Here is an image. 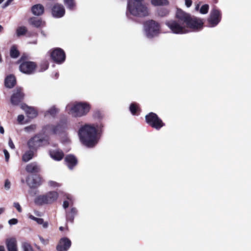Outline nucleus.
<instances>
[{"instance_id": "f257e3e1", "label": "nucleus", "mask_w": 251, "mask_h": 251, "mask_svg": "<svg viewBox=\"0 0 251 251\" xmlns=\"http://www.w3.org/2000/svg\"><path fill=\"white\" fill-rule=\"evenodd\" d=\"M103 126L101 123L82 126L78 131L80 142L87 147H95L99 141Z\"/></svg>"}, {"instance_id": "f03ea898", "label": "nucleus", "mask_w": 251, "mask_h": 251, "mask_svg": "<svg viewBox=\"0 0 251 251\" xmlns=\"http://www.w3.org/2000/svg\"><path fill=\"white\" fill-rule=\"evenodd\" d=\"M176 17L180 21L184 22L190 32L191 30L196 31L201 29L203 24V21L200 18L192 17L189 14L180 9L177 10Z\"/></svg>"}, {"instance_id": "7ed1b4c3", "label": "nucleus", "mask_w": 251, "mask_h": 251, "mask_svg": "<svg viewBox=\"0 0 251 251\" xmlns=\"http://www.w3.org/2000/svg\"><path fill=\"white\" fill-rule=\"evenodd\" d=\"M91 106L86 102H75L69 103L66 106V112L73 117H81L86 115L89 112Z\"/></svg>"}, {"instance_id": "20e7f679", "label": "nucleus", "mask_w": 251, "mask_h": 251, "mask_svg": "<svg viewBox=\"0 0 251 251\" xmlns=\"http://www.w3.org/2000/svg\"><path fill=\"white\" fill-rule=\"evenodd\" d=\"M143 0H129L128 2L127 15L128 13L135 16L145 17L149 15V10L142 4Z\"/></svg>"}, {"instance_id": "39448f33", "label": "nucleus", "mask_w": 251, "mask_h": 251, "mask_svg": "<svg viewBox=\"0 0 251 251\" xmlns=\"http://www.w3.org/2000/svg\"><path fill=\"white\" fill-rule=\"evenodd\" d=\"M58 196L57 192L49 191L44 194L37 196L34 200V202L38 205L50 204L57 200Z\"/></svg>"}, {"instance_id": "423d86ee", "label": "nucleus", "mask_w": 251, "mask_h": 251, "mask_svg": "<svg viewBox=\"0 0 251 251\" xmlns=\"http://www.w3.org/2000/svg\"><path fill=\"white\" fill-rule=\"evenodd\" d=\"M171 20L165 22V25L169 27L171 31L175 34H182L188 33L190 30L187 29L183 21Z\"/></svg>"}, {"instance_id": "0eeeda50", "label": "nucleus", "mask_w": 251, "mask_h": 251, "mask_svg": "<svg viewBox=\"0 0 251 251\" xmlns=\"http://www.w3.org/2000/svg\"><path fill=\"white\" fill-rule=\"evenodd\" d=\"M144 27L146 35L148 38H152L160 33L159 24L153 20H148L145 22Z\"/></svg>"}, {"instance_id": "6e6552de", "label": "nucleus", "mask_w": 251, "mask_h": 251, "mask_svg": "<svg viewBox=\"0 0 251 251\" xmlns=\"http://www.w3.org/2000/svg\"><path fill=\"white\" fill-rule=\"evenodd\" d=\"M49 144V139L47 137H43L40 134L36 135L31 138L27 142V146L30 149L37 150L39 147L47 145Z\"/></svg>"}, {"instance_id": "1a4fd4ad", "label": "nucleus", "mask_w": 251, "mask_h": 251, "mask_svg": "<svg viewBox=\"0 0 251 251\" xmlns=\"http://www.w3.org/2000/svg\"><path fill=\"white\" fill-rule=\"evenodd\" d=\"M67 128V124L61 121L56 125H49L43 128V132L46 134H60L64 132Z\"/></svg>"}, {"instance_id": "9d476101", "label": "nucleus", "mask_w": 251, "mask_h": 251, "mask_svg": "<svg viewBox=\"0 0 251 251\" xmlns=\"http://www.w3.org/2000/svg\"><path fill=\"white\" fill-rule=\"evenodd\" d=\"M147 123L152 127L159 129L164 126L162 120L158 118L157 115L152 112L146 116Z\"/></svg>"}, {"instance_id": "9b49d317", "label": "nucleus", "mask_w": 251, "mask_h": 251, "mask_svg": "<svg viewBox=\"0 0 251 251\" xmlns=\"http://www.w3.org/2000/svg\"><path fill=\"white\" fill-rule=\"evenodd\" d=\"M37 65L35 63L31 61L23 62L19 66L21 72L26 75H31L35 72Z\"/></svg>"}, {"instance_id": "f8f14e48", "label": "nucleus", "mask_w": 251, "mask_h": 251, "mask_svg": "<svg viewBox=\"0 0 251 251\" xmlns=\"http://www.w3.org/2000/svg\"><path fill=\"white\" fill-rule=\"evenodd\" d=\"M221 19V13L219 10L213 9L210 12V17L208 19L209 26L214 27L218 24Z\"/></svg>"}, {"instance_id": "ddd939ff", "label": "nucleus", "mask_w": 251, "mask_h": 251, "mask_svg": "<svg viewBox=\"0 0 251 251\" xmlns=\"http://www.w3.org/2000/svg\"><path fill=\"white\" fill-rule=\"evenodd\" d=\"M51 57L54 62L57 63H61L65 59V54L62 49L56 48L51 51Z\"/></svg>"}, {"instance_id": "4468645a", "label": "nucleus", "mask_w": 251, "mask_h": 251, "mask_svg": "<svg viewBox=\"0 0 251 251\" xmlns=\"http://www.w3.org/2000/svg\"><path fill=\"white\" fill-rule=\"evenodd\" d=\"M24 97V94L22 90L20 88H17L13 92L11 97L10 101L12 104L14 105H18L23 100Z\"/></svg>"}, {"instance_id": "2eb2a0df", "label": "nucleus", "mask_w": 251, "mask_h": 251, "mask_svg": "<svg viewBox=\"0 0 251 251\" xmlns=\"http://www.w3.org/2000/svg\"><path fill=\"white\" fill-rule=\"evenodd\" d=\"M27 184L31 188H35L41 185L43 182L42 178L40 176H37L35 177L28 176L26 179Z\"/></svg>"}, {"instance_id": "dca6fc26", "label": "nucleus", "mask_w": 251, "mask_h": 251, "mask_svg": "<svg viewBox=\"0 0 251 251\" xmlns=\"http://www.w3.org/2000/svg\"><path fill=\"white\" fill-rule=\"evenodd\" d=\"M65 10L63 6L60 4H55L52 8V15L55 18H61L65 14Z\"/></svg>"}, {"instance_id": "f3484780", "label": "nucleus", "mask_w": 251, "mask_h": 251, "mask_svg": "<svg viewBox=\"0 0 251 251\" xmlns=\"http://www.w3.org/2000/svg\"><path fill=\"white\" fill-rule=\"evenodd\" d=\"M71 245V241L67 238H62L56 249L58 251H67Z\"/></svg>"}, {"instance_id": "a211bd4d", "label": "nucleus", "mask_w": 251, "mask_h": 251, "mask_svg": "<svg viewBox=\"0 0 251 251\" xmlns=\"http://www.w3.org/2000/svg\"><path fill=\"white\" fill-rule=\"evenodd\" d=\"M5 244L8 251H18L17 241L15 237L7 238Z\"/></svg>"}, {"instance_id": "6ab92c4d", "label": "nucleus", "mask_w": 251, "mask_h": 251, "mask_svg": "<svg viewBox=\"0 0 251 251\" xmlns=\"http://www.w3.org/2000/svg\"><path fill=\"white\" fill-rule=\"evenodd\" d=\"M50 155L51 158L55 161H60L64 156L63 151L59 149L50 151Z\"/></svg>"}, {"instance_id": "aec40b11", "label": "nucleus", "mask_w": 251, "mask_h": 251, "mask_svg": "<svg viewBox=\"0 0 251 251\" xmlns=\"http://www.w3.org/2000/svg\"><path fill=\"white\" fill-rule=\"evenodd\" d=\"M65 161L68 167L72 170L77 163L75 157L73 155H68L65 158Z\"/></svg>"}, {"instance_id": "412c9836", "label": "nucleus", "mask_w": 251, "mask_h": 251, "mask_svg": "<svg viewBox=\"0 0 251 251\" xmlns=\"http://www.w3.org/2000/svg\"><path fill=\"white\" fill-rule=\"evenodd\" d=\"M21 108L25 111L29 118L33 119L37 115L36 111L32 107H29L26 105H22Z\"/></svg>"}, {"instance_id": "4be33fe9", "label": "nucleus", "mask_w": 251, "mask_h": 251, "mask_svg": "<svg viewBox=\"0 0 251 251\" xmlns=\"http://www.w3.org/2000/svg\"><path fill=\"white\" fill-rule=\"evenodd\" d=\"M77 210L75 207H71L70 210L66 211V218L67 222L73 223L75 216L77 214Z\"/></svg>"}, {"instance_id": "5701e85b", "label": "nucleus", "mask_w": 251, "mask_h": 251, "mask_svg": "<svg viewBox=\"0 0 251 251\" xmlns=\"http://www.w3.org/2000/svg\"><path fill=\"white\" fill-rule=\"evenodd\" d=\"M25 170L28 173H38L40 170V166L36 162H32L26 166Z\"/></svg>"}, {"instance_id": "b1692460", "label": "nucleus", "mask_w": 251, "mask_h": 251, "mask_svg": "<svg viewBox=\"0 0 251 251\" xmlns=\"http://www.w3.org/2000/svg\"><path fill=\"white\" fill-rule=\"evenodd\" d=\"M16 78L13 75L7 76L5 79V85L6 87L11 88L16 84Z\"/></svg>"}, {"instance_id": "393cba45", "label": "nucleus", "mask_w": 251, "mask_h": 251, "mask_svg": "<svg viewBox=\"0 0 251 251\" xmlns=\"http://www.w3.org/2000/svg\"><path fill=\"white\" fill-rule=\"evenodd\" d=\"M29 23L30 25L34 26L36 27H42L45 25V22L42 21L41 19L33 17L29 19Z\"/></svg>"}, {"instance_id": "a878e982", "label": "nucleus", "mask_w": 251, "mask_h": 251, "mask_svg": "<svg viewBox=\"0 0 251 251\" xmlns=\"http://www.w3.org/2000/svg\"><path fill=\"white\" fill-rule=\"evenodd\" d=\"M31 10L34 15L39 16L44 13V8L42 5L38 4L33 6Z\"/></svg>"}, {"instance_id": "bb28decb", "label": "nucleus", "mask_w": 251, "mask_h": 251, "mask_svg": "<svg viewBox=\"0 0 251 251\" xmlns=\"http://www.w3.org/2000/svg\"><path fill=\"white\" fill-rule=\"evenodd\" d=\"M28 217L30 219L36 221L38 224L42 225L44 228H46L48 227V223L45 222L42 218H36L31 214L28 215Z\"/></svg>"}, {"instance_id": "cd10ccee", "label": "nucleus", "mask_w": 251, "mask_h": 251, "mask_svg": "<svg viewBox=\"0 0 251 251\" xmlns=\"http://www.w3.org/2000/svg\"><path fill=\"white\" fill-rule=\"evenodd\" d=\"M30 149L26 151L22 156V160L25 162H27L32 159L34 156V151Z\"/></svg>"}, {"instance_id": "c85d7f7f", "label": "nucleus", "mask_w": 251, "mask_h": 251, "mask_svg": "<svg viewBox=\"0 0 251 251\" xmlns=\"http://www.w3.org/2000/svg\"><path fill=\"white\" fill-rule=\"evenodd\" d=\"M151 3L155 6H165L169 4L168 0H151Z\"/></svg>"}, {"instance_id": "c756f323", "label": "nucleus", "mask_w": 251, "mask_h": 251, "mask_svg": "<svg viewBox=\"0 0 251 251\" xmlns=\"http://www.w3.org/2000/svg\"><path fill=\"white\" fill-rule=\"evenodd\" d=\"M59 110L55 106L51 107L45 113V116L46 117H54L56 114L58 112Z\"/></svg>"}, {"instance_id": "7c9ffc66", "label": "nucleus", "mask_w": 251, "mask_h": 251, "mask_svg": "<svg viewBox=\"0 0 251 251\" xmlns=\"http://www.w3.org/2000/svg\"><path fill=\"white\" fill-rule=\"evenodd\" d=\"M66 198L68 199V201H64L63 203V207L64 208L66 209L69 207V206L73 203V200L72 197L69 195L67 194L66 195Z\"/></svg>"}, {"instance_id": "2f4dec72", "label": "nucleus", "mask_w": 251, "mask_h": 251, "mask_svg": "<svg viewBox=\"0 0 251 251\" xmlns=\"http://www.w3.org/2000/svg\"><path fill=\"white\" fill-rule=\"evenodd\" d=\"M157 12L159 16L165 17L169 14V10L166 8H161L157 10Z\"/></svg>"}, {"instance_id": "473e14b6", "label": "nucleus", "mask_w": 251, "mask_h": 251, "mask_svg": "<svg viewBox=\"0 0 251 251\" xmlns=\"http://www.w3.org/2000/svg\"><path fill=\"white\" fill-rule=\"evenodd\" d=\"M10 56L12 58H17L19 55V52L15 46L11 48L10 51Z\"/></svg>"}, {"instance_id": "72a5a7b5", "label": "nucleus", "mask_w": 251, "mask_h": 251, "mask_svg": "<svg viewBox=\"0 0 251 251\" xmlns=\"http://www.w3.org/2000/svg\"><path fill=\"white\" fill-rule=\"evenodd\" d=\"M64 2L67 7L70 9H73L75 6L74 0H64Z\"/></svg>"}, {"instance_id": "f704fd0d", "label": "nucleus", "mask_w": 251, "mask_h": 251, "mask_svg": "<svg viewBox=\"0 0 251 251\" xmlns=\"http://www.w3.org/2000/svg\"><path fill=\"white\" fill-rule=\"evenodd\" d=\"M27 31V29L25 26H21L16 30V34L18 36H21L25 35Z\"/></svg>"}, {"instance_id": "c9c22d12", "label": "nucleus", "mask_w": 251, "mask_h": 251, "mask_svg": "<svg viewBox=\"0 0 251 251\" xmlns=\"http://www.w3.org/2000/svg\"><path fill=\"white\" fill-rule=\"evenodd\" d=\"M23 251H33L31 246L27 242H23L22 244Z\"/></svg>"}, {"instance_id": "e433bc0d", "label": "nucleus", "mask_w": 251, "mask_h": 251, "mask_svg": "<svg viewBox=\"0 0 251 251\" xmlns=\"http://www.w3.org/2000/svg\"><path fill=\"white\" fill-rule=\"evenodd\" d=\"M48 186L52 188H56L60 187L61 186V184L57 182L50 180L48 182Z\"/></svg>"}, {"instance_id": "4c0bfd02", "label": "nucleus", "mask_w": 251, "mask_h": 251, "mask_svg": "<svg viewBox=\"0 0 251 251\" xmlns=\"http://www.w3.org/2000/svg\"><path fill=\"white\" fill-rule=\"evenodd\" d=\"M130 111L133 115H135L138 110V105L136 103L131 104L130 107Z\"/></svg>"}, {"instance_id": "58836bf2", "label": "nucleus", "mask_w": 251, "mask_h": 251, "mask_svg": "<svg viewBox=\"0 0 251 251\" xmlns=\"http://www.w3.org/2000/svg\"><path fill=\"white\" fill-rule=\"evenodd\" d=\"M36 128V125H31L25 128V131L27 132H31L34 131Z\"/></svg>"}, {"instance_id": "ea45409f", "label": "nucleus", "mask_w": 251, "mask_h": 251, "mask_svg": "<svg viewBox=\"0 0 251 251\" xmlns=\"http://www.w3.org/2000/svg\"><path fill=\"white\" fill-rule=\"evenodd\" d=\"M209 9V6L207 4H204L203 5L201 9H200V12L201 14H206L208 12Z\"/></svg>"}, {"instance_id": "a19ab883", "label": "nucleus", "mask_w": 251, "mask_h": 251, "mask_svg": "<svg viewBox=\"0 0 251 251\" xmlns=\"http://www.w3.org/2000/svg\"><path fill=\"white\" fill-rule=\"evenodd\" d=\"M4 188L6 190H9L11 188V182L8 179H6L4 185Z\"/></svg>"}, {"instance_id": "79ce46f5", "label": "nucleus", "mask_w": 251, "mask_h": 251, "mask_svg": "<svg viewBox=\"0 0 251 251\" xmlns=\"http://www.w3.org/2000/svg\"><path fill=\"white\" fill-rule=\"evenodd\" d=\"M14 207L18 210L19 212H22V209L19 202H15L13 203Z\"/></svg>"}, {"instance_id": "37998d69", "label": "nucleus", "mask_w": 251, "mask_h": 251, "mask_svg": "<svg viewBox=\"0 0 251 251\" xmlns=\"http://www.w3.org/2000/svg\"><path fill=\"white\" fill-rule=\"evenodd\" d=\"M18 223V220L15 218H13L8 221V224L12 226L16 225Z\"/></svg>"}, {"instance_id": "c03bdc74", "label": "nucleus", "mask_w": 251, "mask_h": 251, "mask_svg": "<svg viewBox=\"0 0 251 251\" xmlns=\"http://www.w3.org/2000/svg\"><path fill=\"white\" fill-rule=\"evenodd\" d=\"M24 119L25 117L23 115H19L17 117V121L19 124H22Z\"/></svg>"}, {"instance_id": "a18cd8bd", "label": "nucleus", "mask_w": 251, "mask_h": 251, "mask_svg": "<svg viewBox=\"0 0 251 251\" xmlns=\"http://www.w3.org/2000/svg\"><path fill=\"white\" fill-rule=\"evenodd\" d=\"M3 152H4V156H5V160H6V162H8V160H9V157H10L9 152H8V151L6 150H3Z\"/></svg>"}, {"instance_id": "49530a36", "label": "nucleus", "mask_w": 251, "mask_h": 251, "mask_svg": "<svg viewBox=\"0 0 251 251\" xmlns=\"http://www.w3.org/2000/svg\"><path fill=\"white\" fill-rule=\"evenodd\" d=\"M8 145L9 147L12 149H14L15 148V146L11 139H9V140Z\"/></svg>"}, {"instance_id": "de8ad7c7", "label": "nucleus", "mask_w": 251, "mask_h": 251, "mask_svg": "<svg viewBox=\"0 0 251 251\" xmlns=\"http://www.w3.org/2000/svg\"><path fill=\"white\" fill-rule=\"evenodd\" d=\"M185 5L187 7H189L192 5V1L191 0H185Z\"/></svg>"}, {"instance_id": "09e8293b", "label": "nucleus", "mask_w": 251, "mask_h": 251, "mask_svg": "<svg viewBox=\"0 0 251 251\" xmlns=\"http://www.w3.org/2000/svg\"><path fill=\"white\" fill-rule=\"evenodd\" d=\"M43 66V68L41 69V70H40V71L41 72H43L46 70L48 68V65L46 63L44 64Z\"/></svg>"}, {"instance_id": "8fccbe9b", "label": "nucleus", "mask_w": 251, "mask_h": 251, "mask_svg": "<svg viewBox=\"0 0 251 251\" xmlns=\"http://www.w3.org/2000/svg\"><path fill=\"white\" fill-rule=\"evenodd\" d=\"M13 0H7V1L4 4V6H3V8H5L8 6Z\"/></svg>"}, {"instance_id": "3c124183", "label": "nucleus", "mask_w": 251, "mask_h": 251, "mask_svg": "<svg viewBox=\"0 0 251 251\" xmlns=\"http://www.w3.org/2000/svg\"><path fill=\"white\" fill-rule=\"evenodd\" d=\"M5 208L0 207V215L2 214L5 211Z\"/></svg>"}, {"instance_id": "603ef678", "label": "nucleus", "mask_w": 251, "mask_h": 251, "mask_svg": "<svg viewBox=\"0 0 251 251\" xmlns=\"http://www.w3.org/2000/svg\"><path fill=\"white\" fill-rule=\"evenodd\" d=\"M4 132V128L2 126H0V133L1 134H3Z\"/></svg>"}, {"instance_id": "864d4df0", "label": "nucleus", "mask_w": 251, "mask_h": 251, "mask_svg": "<svg viewBox=\"0 0 251 251\" xmlns=\"http://www.w3.org/2000/svg\"><path fill=\"white\" fill-rule=\"evenodd\" d=\"M39 239H40V241H41L42 243H43V244H45V240H44V239L42 237L39 236Z\"/></svg>"}, {"instance_id": "5fc2aeb1", "label": "nucleus", "mask_w": 251, "mask_h": 251, "mask_svg": "<svg viewBox=\"0 0 251 251\" xmlns=\"http://www.w3.org/2000/svg\"><path fill=\"white\" fill-rule=\"evenodd\" d=\"M0 251H5V249L3 246H0Z\"/></svg>"}, {"instance_id": "6e6d98bb", "label": "nucleus", "mask_w": 251, "mask_h": 251, "mask_svg": "<svg viewBox=\"0 0 251 251\" xmlns=\"http://www.w3.org/2000/svg\"><path fill=\"white\" fill-rule=\"evenodd\" d=\"M30 44H31V42L29 43ZM32 44H37V40H35L34 42H32Z\"/></svg>"}, {"instance_id": "4d7b16f0", "label": "nucleus", "mask_w": 251, "mask_h": 251, "mask_svg": "<svg viewBox=\"0 0 251 251\" xmlns=\"http://www.w3.org/2000/svg\"><path fill=\"white\" fill-rule=\"evenodd\" d=\"M59 229H60V230L62 231V230H63V229H64V227H62V226H60V227H59Z\"/></svg>"}, {"instance_id": "13d9d810", "label": "nucleus", "mask_w": 251, "mask_h": 251, "mask_svg": "<svg viewBox=\"0 0 251 251\" xmlns=\"http://www.w3.org/2000/svg\"><path fill=\"white\" fill-rule=\"evenodd\" d=\"M3 27L1 25H0V32L2 30Z\"/></svg>"}, {"instance_id": "bf43d9fd", "label": "nucleus", "mask_w": 251, "mask_h": 251, "mask_svg": "<svg viewBox=\"0 0 251 251\" xmlns=\"http://www.w3.org/2000/svg\"><path fill=\"white\" fill-rule=\"evenodd\" d=\"M199 5H198L196 6V9L197 10V9H199Z\"/></svg>"}, {"instance_id": "052dcab7", "label": "nucleus", "mask_w": 251, "mask_h": 251, "mask_svg": "<svg viewBox=\"0 0 251 251\" xmlns=\"http://www.w3.org/2000/svg\"><path fill=\"white\" fill-rule=\"evenodd\" d=\"M4 0H0V4H1Z\"/></svg>"}, {"instance_id": "680f3d73", "label": "nucleus", "mask_w": 251, "mask_h": 251, "mask_svg": "<svg viewBox=\"0 0 251 251\" xmlns=\"http://www.w3.org/2000/svg\"><path fill=\"white\" fill-rule=\"evenodd\" d=\"M3 227V226L2 225H0V229L2 228Z\"/></svg>"}, {"instance_id": "e2e57ef3", "label": "nucleus", "mask_w": 251, "mask_h": 251, "mask_svg": "<svg viewBox=\"0 0 251 251\" xmlns=\"http://www.w3.org/2000/svg\"><path fill=\"white\" fill-rule=\"evenodd\" d=\"M21 181H22V183H24L25 182V180L24 179H22Z\"/></svg>"}, {"instance_id": "0e129e2a", "label": "nucleus", "mask_w": 251, "mask_h": 251, "mask_svg": "<svg viewBox=\"0 0 251 251\" xmlns=\"http://www.w3.org/2000/svg\"><path fill=\"white\" fill-rule=\"evenodd\" d=\"M41 33H42V34H43V35H44V34L43 33V31H42V32H41Z\"/></svg>"}]
</instances>
